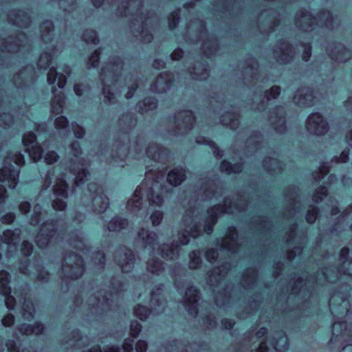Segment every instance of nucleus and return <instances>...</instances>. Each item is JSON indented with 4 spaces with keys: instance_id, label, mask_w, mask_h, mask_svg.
Instances as JSON below:
<instances>
[{
    "instance_id": "f257e3e1",
    "label": "nucleus",
    "mask_w": 352,
    "mask_h": 352,
    "mask_svg": "<svg viewBox=\"0 0 352 352\" xmlns=\"http://www.w3.org/2000/svg\"><path fill=\"white\" fill-rule=\"evenodd\" d=\"M223 206L217 205L207 211V217L202 219L199 211L197 208L188 209L182 219L185 227L182 233L179 234V241L181 245H187L190 236L198 237L204 231L210 234L213 230V226L217 223V218L225 213H233L235 210L241 211L246 207V200L241 198L238 202L232 206V201L225 198Z\"/></svg>"
},
{
    "instance_id": "f03ea898",
    "label": "nucleus",
    "mask_w": 352,
    "mask_h": 352,
    "mask_svg": "<svg viewBox=\"0 0 352 352\" xmlns=\"http://www.w3.org/2000/svg\"><path fill=\"white\" fill-rule=\"evenodd\" d=\"M116 14L120 16L132 17L130 30L132 34L144 43L153 40V34L148 28L158 24V18L154 12L144 11L143 0H118Z\"/></svg>"
},
{
    "instance_id": "7ed1b4c3",
    "label": "nucleus",
    "mask_w": 352,
    "mask_h": 352,
    "mask_svg": "<svg viewBox=\"0 0 352 352\" xmlns=\"http://www.w3.org/2000/svg\"><path fill=\"white\" fill-rule=\"evenodd\" d=\"M145 191L149 204L154 206H161L164 203L163 192L165 191L162 184L158 180H150L148 175L144 184L138 186L133 197L128 201L126 208L131 212L139 211L142 205V191Z\"/></svg>"
},
{
    "instance_id": "20e7f679",
    "label": "nucleus",
    "mask_w": 352,
    "mask_h": 352,
    "mask_svg": "<svg viewBox=\"0 0 352 352\" xmlns=\"http://www.w3.org/2000/svg\"><path fill=\"white\" fill-rule=\"evenodd\" d=\"M184 37L192 43L202 41L201 50L207 56L214 54L218 50L216 37L208 34L204 21L199 19L190 21L187 24Z\"/></svg>"
},
{
    "instance_id": "39448f33",
    "label": "nucleus",
    "mask_w": 352,
    "mask_h": 352,
    "mask_svg": "<svg viewBox=\"0 0 352 352\" xmlns=\"http://www.w3.org/2000/svg\"><path fill=\"white\" fill-rule=\"evenodd\" d=\"M24 162V157L20 153H10L4 160L3 166L0 169V182L7 183L9 188H14L18 183L20 170L12 162L19 166Z\"/></svg>"
},
{
    "instance_id": "423d86ee",
    "label": "nucleus",
    "mask_w": 352,
    "mask_h": 352,
    "mask_svg": "<svg viewBox=\"0 0 352 352\" xmlns=\"http://www.w3.org/2000/svg\"><path fill=\"white\" fill-rule=\"evenodd\" d=\"M195 122L191 111H182L177 113L170 119L167 131L170 136L184 135L190 131Z\"/></svg>"
},
{
    "instance_id": "0eeeda50",
    "label": "nucleus",
    "mask_w": 352,
    "mask_h": 352,
    "mask_svg": "<svg viewBox=\"0 0 352 352\" xmlns=\"http://www.w3.org/2000/svg\"><path fill=\"white\" fill-rule=\"evenodd\" d=\"M88 198L91 199V206L94 212L97 213L104 212L109 207V199L103 193L102 188L95 183H90L87 186V193L82 198L84 205L88 206Z\"/></svg>"
},
{
    "instance_id": "6e6552de",
    "label": "nucleus",
    "mask_w": 352,
    "mask_h": 352,
    "mask_svg": "<svg viewBox=\"0 0 352 352\" xmlns=\"http://www.w3.org/2000/svg\"><path fill=\"white\" fill-rule=\"evenodd\" d=\"M83 272L84 263L82 257L75 253L67 254L62 264V278L75 280L80 278Z\"/></svg>"
},
{
    "instance_id": "1a4fd4ad",
    "label": "nucleus",
    "mask_w": 352,
    "mask_h": 352,
    "mask_svg": "<svg viewBox=\"0 0 352 352\" xmlns=\"http://www.w3.org/2000/svg\"><path fill=\"white\" fill-rule=\"evenodd\" d=\"M281 92V87L274 85L270 89L265 91L257 89L254 91L252 97L251 109L253 111H263L267 102L278 98Z\"/></svg>"
},
{
    "instance_id": "9d476101",
    "label": "nucleus",
    "mask_w": 352,
    "mask_h": 352,
    "mask_svg": "<svg viewBox=\"0 0 352 352\" xmlns=\"http://www.w3.org/2000/svg\"><path fill=\"white\" fill-rule=\"evenodd\" d=\"M123 69V62L119 57H113L102 68L100 74L101 82L115 84L121 74Z\"/></svg>"
},
{
    "instance_id": "9b49d317",
    "label": "nucleus",
    "mask_w": 352,
    "mask_h": 352,
    "mask_svg": "<svg viewBox=\"0 0 352 352\" xmlns=\"http://www.w3.org/2000/svg\"><path fill=\"white\" fill-rule=\"evenodd\" d=\"M296 229V224L292 225L285 236V241L288 246L294 245L292 249L287 250V259L289 261L302 253V248L301 245L306 242V237L304 234H298Z\"/></svg>"
},
{
    "instance_id": "f8f14e48",
    "label": "nucleus",
    "mask_w": 352,
    "mask_h": 352,
    "mask_svg": "<svg viewBox=\"0 0 352 352\" xmlns=\"http://www.w3.org/2000/svg\"><path fill=\"white\" fill-rule=\"evenodd\" d=\"M57 237V226L54 221L44 222L36 236L35 242L40 248L47 247Z\"/></svg>"
},
{
    "instance_id": "ddd939ff",
    "label": "nucleus",
    "mask_w": 352,
    "mask_h": 352,
    "mask_svg": "<svg viewBox=\"0 0 352 352\" xmlns=\"http://www.w3.org/2000/svg\"><path fill=\"white\" fill-rule=\"evenodd\" d=\"M296 52L293 45L286 41H278L272 49V55L275 60L281 65L292 62Z\"/></svg>"
},
{
    "instance_id": "4468645a",
    "label": "nucleus",
    "mask_w": 352,
    "mask_h": 352,
    "mask_svg": "<svg viewBox=\"0 0 352 352\" xmlns=\"http://www.w3.org/2000/svg\"><path fill=\"white\" fill-rule=\"evenodd\" d=\"M299 190L295 186L288 187L284 192L285 210L283 215L285 217H292L298 212L300 206L298 196Z\"/></svg>"
},
{
    "instance_id": "2eb2a0df",
    "label": "nucleus",
    "mask_w": 352,
    "mask_h": 352,
    "mask_svg": "<svg viewBox=\"0 0 352 352\" xmlns=\"http://www.w3.org/2000/svg\"><path fill=\"white\" fill-rule=\"evenodd\" d=\"M114 260L122 272L127 273L133 269L135 258L134 253L131 249L122 246L120 247L115 252Z\"/></svg>"
},
{
    "instance_id": "dca6fc26",
    "label": "nucleus",
    "mask_w": 352,
    "mask_h": 352,
    "mask_svg": "<svg viewBox=\"0 0 352 352\" xmlns=\"http://www.w3.org/2000/svg\"><path fill=\"white\" fill-rule=\"evenodd\" d=\"M306 129L312 135H323L329 131V124L321 114L314 113L310 114L306 120Z\"/></svg>"
},
{
    "instance_id": "f3484780",
    "label": "nucleus",
    "mask_w": 352,
    "mask_h": 352,
    "mask_svg": "<svg viewBox=\"0 0 352 352\" xmlns=\"http://www.w3.org/2000/svg\"><path fill=\"white\" fill-rule=\"evenodd\" d=\"M293 23L296 28L302 32H310L316 27V17L307 10H298L294 16Z\"/></svg>"
},
{
    "instance_id": "a211bd4d",
    "label": "nucleus",
    "mask_w": 352,
    "mask_h": 352,
    "mask_svg": "<svg viewBox=\"0 0 352 352\" xmlns=\"http://www.w3.org/2000/svg\"><path fill=\"white\" fill-rule=\"evenodd\" d=\"M268 120L274 130L280 134L287 131L286 111L283 106H276L270 111Z\"/></svg>"
},
{
    "instance_id": "6ab92c4d",
    "label": "nucleus",
    "mask_w": 352,
    "mask_h": 352,
    "mask_svg": "<svg viewBox=\"0 0 352 352\" xmlns=\"http://www.w3.org/2000/svg\"><path fill=\"white\" fill-rule=\"evenodd\" d=\"M87 302L95 314H102L110 309L109 299L106 296L104 291H99L91 295L87 300Z\"/></svg>"
},
{
    "instance_id": "aec40b11",
    "label": "nucleus",
    "mask_w": 352,
    "mask_h": 352,
    "mask_svg": "<svg viewBox=\"0 0 352 352\" xmlns=\"http://www.w3.org/2000/svg\"><path fill=\"white\" fill-rule=\"evenodd\" d=\"M279 24V16L274 11L262 12L258 18V28L264 33L272 32Z\"/></svg>"
},
{
    "instance_id": "412c9836",
    "label": "nucleus",
    "mask_w": 352,
    "mask_h": 352,
    "mask_svg": "<svg viewBox=\"0 0 352 352\" xmlns=\"http://www.w3.org/2000/svg\"><path fill=\"white\" fill-rule=\"evenodd\" d=\"M19 270L22 274L32 276V278H36L41 283L47 282L50 276L48 272L41 265L34 267L28 264L26 262L21 263Z\"/></svg>"
},
{
    "instance_id": "4be33fe9",
    "label": "nucleus",
    "mask_w": 352,
    "mask_h": 352,
    "mask_svg": "<svg viewBox=\"0 0 352 352\" xmlns=\"http://www.w3.org/2000/svg\"><path fill=\"white\" fill-rule=\"evenodd\" d=\"M200 298L199 292L195 287L186 289L184 298V303L188 314L195 317L198 314V305Z\"/></svg>"
},
{
    "instance_id": "5701e85b",
    "label": "nucleus",
    "mask_w": 352,
    "mask_h": 352,
    "mask_svg": "<svg viewBox=\"0 0 352 352\" xmlns=\"http://www.w3.org/2000/svg\"><path fill=\"white\" fill-rule=\"evenodd\" d=\"M237 239L238 233L236 228L234 227H230L224 238L217 239V245L219 246L223 250L234 252L239 248Z\"/></svg>"
},
{
    "instance_id": "b1692460",
    "label": "nucleus",
    "mask_w": 352,
    "mask_h": 352,
    "mask_svg": "<svg viewBox=\"0 0 352 352\" xmlns=\"http://www.w3.org/2000/svg\"><path fill=\"white\" fill-rule=\"evenodd\" d=\"M313 90L307 87L298 89L293 97V102L300 107H309L314 104Z\"/></svg>"
},
{
    "instance_id": "393cba45",
    "label": "nucleus",
    "mask_w": 352,
    "mask_h": 352,
    "mask_svg": "<svg viewBox=\"0 0 352 352\" xmlns=\"http://www.w3.org/2000/svg\"><path fill=\"white\" fill-rule=\"evenodd\" d=\"M329 54L332 60L339 63H345L352 57L351 50L340 43L331 47Z\"/></svg>"
},
{
    "instance_id": "a878e982",
    "label": "nucleus",
    "mask_w": 352,
    "mask_h": 352,
    "mask_svg": "<svg viewBox=\"0 0 352 352\" xmlns=\"http://www.w3.org/2000/svg\"><path fill=\"white\" fill-rule=\"evenodd\" d=\"M173 75L169 72L161 73L155 82L151 85V89L156 93L162 94L166 92L172 85Z\"/></svg>"
},
{
    "instance_id": "bb28decb",
    "label": "nucleus",
    "mask_w": 352,
    "mask_h": 352,
    "mask_svg": "<svg viewBox=\"0 0 352 352\" xmlns=\"http://www.w3.org/2000/svg\"><path fill=\"white\" fill-rule=\"evenodd\" d=\"M329 307L333 314L343 316L349 312V304L339 294H334L329 300Z\"/></svg>"
},
{
    "instance_id": "cd10ccee",
    "label": "nucleus",
    "mask_w": 352,
    "mask_h": 352,
    "mask_svg": "<svg viewBox=\"0 0 352 352\" xmlns=\"http://www.w3.org/2000/svg\"><path fill=\"white\" fill-rule=\"evenodd\" d=\"M25 41L26 36L23 33L21 32L18 34L17 36H10L6 41H3L1 38H0V50L1 52H17L20 46H21Z\"/></svg>"
},
{
    "instance_id": "c85d7f7f",
    "label": "nucleus",
    "mask_w": 352,
    "mask_h": 352,
    "mask_svg": "<svg viewBox=\"0 0 352 352\" xmlns=\"http://www.w3.org/2000/svg\"><path fill=\"white\" fill-rule=\"evenodd\" d=\"M230 269V264L226 263L208 272L207 283L211 287L218 285Z\"/></svg>"
},
{
    "instance_id": "c756f323",
    "label": "nucleus",
    "mask_w": 352,
    "mask_h": 352,
    "mask_svg": "<svg viewBox=\"0 0 352 352\" xmlns=\"http://www.w3.org/2000/svg\"><path fill=\"white\" fill-rule=\"evenodd\" d=\"M243 73L245 80H257L260 76L258 61L252 57L247 58L244 63Z\"/></svg>"
},
{
    "instance_id": "7c9ffc66",
    "label": "nucleus",
    "mask_w": 352,
    "mask_h": 352,
    "mask_svg": "<svg viewBox=\"0 0 352 352\" xmlns=\"http://www.w3.org/2000/svg\"><path fill=\"white\" fill-rule=\"evenodd\" d=\"M245 135L243 133L237 134L234 146L241 147L244 142V148L249 149L250 151H254L257 148V144L261 142V137L258 133L250 135L248 138H245Z\"/></svg>"
},
{
    "instance_id": "2f4dec72",
    "label": "nucleus",
    "mask_w": 352,
    "mask_h": 352,
    "mask_svg": "<svg viewBox=\"0 0 352 352\" xmlns=\"http://www.w3.org/2000/svg\"><path fill=\"white\" fill-rule=\"evenodd\" d=\"M180 248L177 243H163L158 248L159 254L167 261L177 259L179 255Z\"/></svg>"
},
{
    "instance_id": "473e14b6",
    "label": "nucleus",
    "mask_w": 352,
    "mask_h": 352,
    "mask_svg": "<svg viewBox=\"0 0 352 352\" xmlns=\"http://www.w3.org/2000/svg\"><path fill=\"white\" fill-rule=\"evenodd\" d=\"M338 25L337 18L329 10H320L316 17V26L324 27L332 30Z\"/></svg>"
},
{
    "instance_id": "72a5a7b5",
    "label": "nucleus",
    "mask_w": 352,
    "mask_h": 352,
    "mask_svg": "<svg viewBox=\"0 0 352 352\" xmlns=\"http://www.w3.org/2000/svg\"><path fill=\"white\" fill-rule=\"evenodd\" d=\"M8 16L10 23L21 28L28 27L31 22L30 16L23 10H12Z\"/></svg>"
},
{
    "instance_id": "f704fd0d",
    "label": "nucleus",
    "mask_w": 352,
    "mask_h": 352,
    "mask_svg": "<svg viewBox=\"0 0 352 352\" xmlns=\"http://www.w3.org/2000/svg\"><path fill=\"white\" fill-rule=\"evenodd\" d=\"M166 301L161 294V288H157L155 291L151 292L150 305L153 313L156 314L164 311L166 307Z\"/></svg>"
},
{
    "instance_id": "c9c22d12",
    "label": "nucleus",
    "mask_w": 352,
    "mask_h": 352,
    "mask_svg": "<svg viewBox=\"0 0 352 352\" xmlns=\"http://www.w3.org/2000/svg\"><path fill=\"white\" fill-rule=\"evenodd\" d=\"M34 70L32 66H28L14 75L13 78L14 82L17 87H22L33 80Z\"/></svg>"
},
{
    "instance_id": "e433bc0d",
    "label": "nucleus",
    "mask_w": 352,
    "mask_h": 352,
    "mask_svg": "<svg viewBox=\"0 0 352 352\" xmlns=\"http://www.w3.org/2000/svg\"><path fill=\"white\" fill-rule=\"evenodd\" d=\"M189 73L192 79L197 80H205L209 76V70L207 65L201 62H196L189 69Z\"/></svg>"
},
{
    "instance_id": "4c0bfd02",
    "label": "nucleus",
    "mask_w": 352,
    "mask_h": 352,
    "mask_svg": "<svg viewBox=\"0 0 352 352\" xmlns=\"http://www.w3.org/2000/svg\"><path fill=\"white\" fill-rule=\"evenodd\" d=\"M219 182L214 179H207L201 183V190L205 199H210L216 194L221 192L219 188Z\"/></svg>"
},
{
    "instance_id": "58836bf2",
    "label": "nucleus",
    "mask_w": 352,
    "mask_h": 352,
    "mask_svg": "<svg viewBox=\"0 0 352 352\" xmlns=\"http://www.w3.org/2000/svg\"><path fill=\"white\" fill-rule=\"evenodd\" d=\"M349 253V250L347 248H343L341 250L339 258L341 265L339 267V272L352 277V260L348 259Z\"/></svg>"
},
{
    "instance_id": "ea45409f",
    "label": "nucleus",
    "mask_w": 352,
    "mask_h": 352,
    "mask_svg": "<svg viewBox=\"0 0 352 352\" xmlns=\"http://www.w3.org/2000/svg\"><path fill=\"white\" fill-rule=\"evenodd\" d=\"M221 123L232 130H235L239 125V114L236 110L227 111L221 116Z\"/></svg>"
},
{
    "instance_id": "a19ab883",
    "label": "nucleus",
    "mask_w": 352,
    "mask_h": 352,
    "mask_svg": "<svg viewBox=\"0 0 352 352\" xmlns=\"http://www.w3.org/2000/svg\"><path fill=\"white\" fill-rule=\"evenodd\" d=\"M129 146L128 143H118L112 150L111 157L114 162H122L128 156Z\"/></svg>"
},
{
    "instance_id": "79ce46f5",
    "label": "nucleus",
    "mask_w": 352,
    "mask_h": 352,
    "mask_svg": "<svg viewBox=\"0 0 352 352\" xmlns=\"http://www.w3.org/2000/svg\"><path fill=\"white\" fill-rule=\"evenodd\" d=\"M21 231L19 229L14 230H8L5 231L1 236V241L9 245L12 251L16 250V245L19 243L20 240Z\"/></svg>"
},
{
    "instance_id": "37998d69",
    "label": "nucleus",
    "mask_w": 352,
    "mask_h": 352,
    "mask_svg": "<svg viewBox=\"0 0 352 352\" xmlns=\"http://www.w3.org/2000/svg\"><path fill=\"white\" fill-rule=\"evenodd\" d=\"M272 345L278 352H285L289 347L287 338L283 331H277L272 336Z\"/></svg>"
},
{
    "instance_id": "c03bdc74",
    "label": "nucleus",
    "mask_w": 352,
    "mask_h": 352,
    "mask_svg": "<svg viewBox=\"0 0 352 352\" xmlns=\"http://www.w3.org/2000/svg\"><path fill=\"white\" fill-rule=\"evenodd\" d=\"M264 169L271 175L278 174L283 169V164L277 159L267 157L263 161Z\"/></svg>"
},
{
    "instance_id": "a18cd8bd",
    "label": "nucleus",
    "mask_w": 352,
    "mask_h": 352,
    "mask_svg": "<svg viewBox=\"0 0 352 352\" xmlns=\"http://www.w3.org/2000/svg\"><path fill=\"white\" fill-rule=\"evenodd\" d=\"M17 330L22 335L30 336L32 334L40 335L44 330L43 325L40 322H36L34 324H21L17 327Z\"/></svg>"
},
{
    "instance_id": "49530a36",
    "label": "nucleus",
    "mask_w": 352,
    "mask_h": 352,
    "mask_svg": "<svg viewBox=\"0 0 352 352\" xmlns=\"http://www.w3.org/2000/svg\"><path fill=\"white\" fill-rule=\"evenodd\" d=\"M102 84V95L104 97L103 102L107 105L115 104L118 102V99L116 94L113 91L110 82H101Z\"/></svg>"
},
{
    "instance_id": "de8ad7c7",
    "label": "nucleus",
    "mask_w": 352,
    "mask_h": 352,
    "mask_svg": "<svg viewBox=\"0 0 352 352\" xmlns=\"http://www.w3.org/2000/svg\"><path fill=\"white\" fill-rule=\"evenodd\" d=\"M257 273L253 268L247 269L243 274L241 285L246 289H252L256 284Z\"/></svg>"
},
{
    "instance_id": "09e8293b",
    "label": "nucleus",
    "mask_w": 352,
    "mask_h": 352,
    "mask_svg": "<svg viewBox=\"0 0 352 352\" xmlns=\"http://www.w3.org/2000/svg\"><path fill=\"white\" fill-rule=\"evenodd\" d=\"M41 38L45 43L51 41L54 36V26L51 21H45L40 25Z\"/></svg>"
},
{
    "instance_id": "8fccbe9b",
    "label": "nucleus",
    "mask_w": 352,
    "mask_h": 352,
    "mask_svg": "<svg viewBox=\"0 0 352 352\" xmlns=\"http://www.w3.org/2000/svg\"><path fill=\"white\" fill-rule=\"evenodd\" d=\"M135 123L136 121L133 115L131 113L122 114L118 121V126L124 132L131 130L135 125Z\"/></svg>"
},
{
    "instance_id": "3c124183",
    "label": "nucleus",
    "mask_w": 352,
    "mask_h": 352,
    "mask_svg": "<svg viewBox=\"0 0 352 352\" xmlns=\"http://www.w3.org/2000/svg\"><path fill=\"white\" fill-rule=\"evenodd\" d=\"M185 179V170L182 168H175L167 175V182L173 186L180 185Z\"/></svg>"
},
{
    "instance_id": "603ef678",
    "label": "nucleus",
    "mask_w": 352,
    "mask_h": 352,
    "mask_svg": "<svg viewBox=\"0 0 352 352\" xmlns=\"http://www.w3.org/2000/svg\"><path fill=\"white\" fill-rule=\"evenodd\" d=\"M157 102L155 98H146L143 100L140 101L137 104V111L141 113L144 114L150 111H153L157 108Z\"/></svg>"
},
{
    "instance_id": "864d4df0",
    "label": "nucleus",
    "mask_w": 352,
    "mask_h": 352,
    "mask_svg": "<svg viewBox=\"0 0 352 352\" xmlns=\"http://www.w3.org/2000/svg\"><path fill=\"white\" fill-rule=\"evenodd\" d=\"M146 269L148 273L159 276L164 270V263L158 258L153 257L148 260Z\"/></svg>"
},
{
    "instance_id": "5fc2aeb1",
    "label": "nucleus",
    "mask_w": 352,
    "mask_h": 352,
    "mask_svg": "<svg viewBox=\"0 0 352 352\" xmlns=\"http://www.w3.org/2000/svg\"><path fill=\"white\" fill-rule=\"evenodd\" d=\"M146 155L153 160H162L166 155V150L158 145H150L146 149Z\"/></svg>"
},
{
    "instance_id": "6e6d98bb",
    "label": "nucleus",
    "mask_w": 352,
    "mask_h": 352,
    "mask_svg": "<svg viewBox=\"0 0 352 352\" xmlns=\"http://www.w3.org/2000/svg\"><path fill=\"white\" fill-rule=\"evenodd\" d=\"M128 220L120 217H113L107 225L109 232H120L128 226Z\"/></svg>"
},
{
    "instance_id": "4d7b16f0",
    "label": "nucleus",
    "mask_w": 352,
    "mask_h": 352,
    "mask_svg": "<svg viewBox=\"0 0 352 352\" xmlns=\"http://www.w3.org/2000/svg\"><path fill=\"white\" fill-rule=\"evenodd\" d=\"M58 78V86L63 89L66 84V77L62 74H58L54 67H51L47 73V82L49 84H53Z\"/></svg>"
},
{
    "instance_id": "13d9d810",
    "label": "nucleus",
    "mask_w": 352,
    "mask_h": 352,
    "mask_svg": "<svg viewBox=\"0 0 352 352\" xmlns=\"http://www.w3.org/2000/svg\"><path fill=\"white\" fill-rule=\"evenodd\" d=\"M138 236L145 245H153L157 241V236L155 232L142 228Z\"/></svg>"
},
{
    "instance_id": "bf43d9fd",
    "label": "nucleus",
    "mask_w": 352,
    "mask_h": 352,
    "mask_svg": "<svg viewBox=\"0 0 352 352\" xmlns=\"http://www.w3.org/2000/svg\"><path fill=\"white\" fill-rule=\"evenodd\" d=\"M35 312L34 305L29 298H25L22 305V316L25 320H31L34 318Z\"/></svg>"
},
{
    "instance_id": "052dcab7",
    "label": "nucleus",
    "mask_w": 352,
    "mask_h": 352,
    "mask_svg": "<svg viewBox=\"0 0 352 352\" xmlns=\"http://www.w3.org/2000/svg\"><path fill=\"white\" fill-rule=\"evenodd\" d=\"M67 188L68 186L65 181L63 179H59L56 184L53 186V192L56 197H63V199L67 198Z\"/></svg>"
},
{
    "instance_id": "680f3d73",
    "label": "nucleus",
    "mask_w": 352,
    "mask_h": 352,
    "mask_svg": "<svg viewBox=\"0 0 352 352\" xmlns=\"http://www.w3.org/2000/svg\"><path fill=\"white\" fill-rule=\"evenodd\" d=\"M64 104L65 96L62 91H60L54 96L52 100V111L56 114L61 113Z\"/></svg>"
},
{
    "instance_id": "e2e57ef3",
    "label": "nucleus",
    "mask_w": 352,
    "mask_h": 352,
    "mask_svg": "<svg viewBox=\"0 0 352 352\" xmlns=\"http://www.w3.org/2000/svg\"><path fill=\"white\" fill-rule=\"evenodd\" d=\"M10 281V275L5 271H0V294L6 296L10 293V287L8 285Z\"/></svg>"
},
{
    "instance_id": "0e129e2a",
    "label": "nucleus",
    "mask_w": 352,
    "mask_h": 352,
    "mask_svg": "<svg viewBox=\"0 0 352 352\" xmlns=\"http://www.w3.org/2000/svg\"><path fill=\"white\" fill-rule=\"evenodd\" d=\"M243 166L241 164H231L229 162L223 160L220 166V170L227 174L239 173L242 171Z\"/></svg>"
},
{
    "instance_id": "69168bd1",
    "label": "nucleus",
    "mask_w": 352,
    "mask_h": 352,
    "mask_svg": "<svg viewBox=\"0 0 352 352\" xmlns=\"http://www.w3.org/2000/svg\"><path fill=\"white\" fill-rule=\"evenodd\" d=\"M308 283L307 280H304L302 278L298 277L295 280H291L289 283V287L291 288V291L292 294H296V293H303L306 288L307 287Z\"/></svg>"
},
{
    "instance_id": "338daca9",
    "label": "nucleus",
    "mask_w": 352,
    "mask_h": 352,
    "mask_svg": "<svg viewBox=\"0 0 352 352\" xmlns=\"http://www.w3.org/2000/svg\"><path fill=\"white\" fill-rule=\"evenodd\" d=\"M71 170L75 175V183L76 185H79L84 182L85 179L87 178L89 175V172L85 169V168L81 165L80 168H74L73 166L71 167Z\"/></svg>"
},
{
    "instance_id": "774afa93",
    "label": "nucleus",
    "mask_w": 352,
    "mask_h": 352,
    "mask_svg": "<svg viewBox=\"0 0 352 352\" xmlns=\"http://www.w3.org/2000/svg\"><path fill=\"white\" fill-rule=\"evenodd\" d=\"M188 347L179 340H173L166 346L167 352H188Z\"/></svg>"
}]
</instances>
